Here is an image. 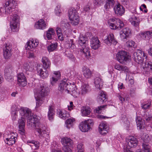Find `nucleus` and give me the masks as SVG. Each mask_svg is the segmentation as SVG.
<instances>
[{
    "label": "nucleus",
    "instance_id": "obj_53",
    "mask_svg": "<svg viewBox=\"0 0 152 152\" xmlns=\"http://www.w3.org/2000/svg\"><path fill=\"white\" fill-rule=\"evenodd\" d=\"M84 121L86 124L88 126L90 127V129H91V127L94 124L93 120L91 119H89L87 120H85Z\"/></svg>",
    "mask_w": 152,
    "mask_h": 152
},
{
    "label": "nucleus",
    "instance_id": "obj_62",
    "mask_svg": "<svg viewBox=\"0 0 152 152\" xmlns=\"http://www.w3.org/2000/svg\"><path fill=\"white\" fill-rule=\"evenodd\" d=\"M152 118V113H151V115H148V116H146L145 118V120L148 122L151 120Z\"/></svg>",
    "mask_w": 152,
    "mask_h": 152
},
{
    "label": "nucleus",
    "instance_id": "obj_60",
    "mask_svg": "<svg viewBox=\"0 0 152 152\" xmlns=\"http://www.w3.org/2000/svg\"><path fill=\"white\" fill-rule=\"evenodd\" d=\"M117 96L118 97L119 99L122 103L125 101V98L123 97V94L122 93H118L117 95Z\"/></svg>",
    "mask_w": 152,
    "mask_h": 152
},
{
    "label": "nucleus",
    "instance_id": "obj_61",
    "mask_svg": "<svg viewBox=\"0 0 152 152\" xmlns=\"http://www.w3.org/2000/svg\"><path fill=\"white\" fill-rule=\"evenodd\" d=\"M12 69L11 67H6L4 70V74H12Z\"/></svg>",
    "mask_w": 152,
    "mask_h": 152
},
{
    "label": "nucleus",
    "instance_id": "obj_13",
    "mask_svg": "<svg viewBox=\"0 0 152 152\" xmlns=\"http://www.w3.org/2000/svg\"><path fill=\"white\" fill-rule=\"evenodd\" d=\"M39 41L37 39H32L28 41L25 46V48L27 50H30L33 51L39 44Z\"/></svg>",
    "mask_w": 152,
    "mask_h": 152
},
{
    "label": "nucleus",
    "instance_id": "obj_5",
    "mask_svg": "<svg viewBox=\"0 0 152 152\" xmlns=\"http://www.w3.org/2000/svg\"><path fill=\"white\" fill-rule=\"evenodd\" d=\"M108 22V25L112 29L119 30L124 26L123 22L119 18H113L109 19Z\"/></svg>",
    "mask_w": 152,
    "mask_h": 152
},
{
    "label": "nucleus",
    "instance_id": "obj_15",
    "mask_svg": "<svg viewBox=\"0 0 152 152\" xmlns=\"http://www.w3.org/2000/svg\"><path fill=\"white\" fill-rule=\"evenodd\" d=\"M126 141L128 146L130 148H134L137 145V139L133 136L127 137L126 138Z\"/></svg>",
    "mask_w": 152,
    "mask_h": 152
},
{
    "label": "nucleus",
    "instance_id": "obj_32",
    "mask_svg": "<svg viewBox=\"0 0 152 152\" xmlns=\"http://www.w3.org/2000/svg\"><path fill=\"white\" fill-rule=\"evenodd\" d=\"M80 130L83 132H86L89 130L90 127H89L84 121L82 122L79 126Z\"/></svg>",
    "mask_w": 152,
    "mask_h": 152
},
{
    "label": "nucleus",
    "instance_id": "obj_10",
    "mask_svg": "<svg viewBox=\"0 0 152 152\" xmlns=\"http://www.w3.org/2000/svg\"><path fill=\"white\" fill-rule=\"evenodd\" d=\"M3 49V56L6 59L10 58L12 56V46L10 43L6 42Z\"/></svg>",
    "mask_w": 152,
    "mask_h": 152
},
{
    "label": "nucleus",
    "instance_id": "obj_21",
    "mask_svg": "<svg viewBox=\"0 0 152 152\" xmlns=\"http://www.w3.org/2000/svg\"><path fill=\"white\" fill-rule=\"evenodd\" d=\"M100 43L99 41L96 37H94L91 39L90 45L91 48L94 50L97 49L100 47Z\"/></svg>",
    "mask_w": 152,
    "mask_h": 152
},
{
    "label": "nucleus",
    "instance_id": "obj_59",
    "mask_svg": "<svg viewBox=\"0 0 152 152\" xmlns=\"http://www.w3.org/2000/svg\"><path fill=\"white\" fill-rule=\"evenodd\" d=\"M18 81L19 80H21L26 79V77L22 73H20L18 74L17 76Z\"/></svg>",
    "mask_w": 152,
    "mask_h": 152
},
{
    "label": "nucleus",
    "instance_id": "obj_17",
    "mask_svg": "<svg viewBox=\"0 0 152 152\" xmlns=\"http://www.w3.org/2000/svg\"><path fill=\"white\" fill-rule=\"evenodd\" d=\"M66 93H70L73 96H76L77 92V90H76L75 86V85H72L71 83L67 82L66 80Z\"/></svg>",
    "mask_w": 152,
    "mask_h": 152
},
{
    "label": "nucleus",
    "instance_id": "obj_48",
    "mask_svg": "<svg viewBox=\"0 0 152 152\" xmlns=\"http://www.w3.org/2000/svg\"><path fill=\"white\" fill-rule=\"evenodd\" d=\"M144 143H148L150 141V138L148 134H144L141 137Z\"/></svg>",
    "mask_w": 152,
    "mask_h": 152
},
{
    "label": "nucleus",
    "instance_id": "obj_52",
    "mask_svg": "<svg viewBox=\"0 0 152 152\" xmlns=\"http://www.w3.org/2000/svg\"><path fill=\"white\" fill-rule=\"evenodd\" d=\"M18 84L21 87L25 86L27 84V81L26 79L18 81Z\"/></svg>",
    "mask_w": 152,
    "mask_h": 152
},
{
    "label": "nucleus",
    "instance_id": "obj_7",
    "mask_svg": "<svg viewBox=\"0 0 152 152\" xmlns=\"http://www.w3.org/2000/svg\"><path fill=\"white\" fill-rule=\"evenodd\" d=\"M69 18L72 25H76L79 22V19L78 14L75 9L71 8L68 11Z\"/></svg>",
    "mask_w": 152,
    "mask_h": 152
},
{
    "label": "nucleus",
    "instance_id": "obj_30",
    "mask_svg": "<svg viewBox=\"0 0 152 152\" xmlns=\"http://www.w3.org/2000/svg\"><path fill=\"white\" fill-rule=\"evenodd\" d=\"M42 61L44 68L46 69L50 67L51 64L50 62L47 57L45 56L42 57Z\"/></svg>",
    "mask_w": 152,
    "mask_h": 152
},
{
    "label": "nucleus",
    "instance_id": "obj_23",
    "mask_svg": "<svg viewBox=\"0 0 152 152\" xmlns=\"http://www.w3.org/2000/svg\"><path fill=\"white\" fill-rule=\"evenodd\" d=\"M114 10L116 14L121 16L125 12V9L120 4H118L114 7Z\"/></svg>",
    "mask_w": 152,
    "mask_h": 152
},
{
    "label": "nucleus",
    "instance_id": "obj_34",
    "mask_svg": "<svg viewBox=\"0 0 152 152\" xmlns=\"http://www.w3.org/2000/svg\"><path fill=\"white\" fill-rule=\"evenodd\" d=\"M131 24L135 27H138L140 23V19L136 17H133L129 19Z\"/></svg>",
    "mask_w": 152,
    "mask_h": 152
},
{
    "label": "nucleus",
    "instance_id": "obj_27",
    "mask_svg": "<svg viewBox=\"0 0 152 152\" xmlns=\"http://www.w3.org/2000/svg\"><path fill=\"white\" fill-rule=\"evenodd\" d=\"M66 80L64 79L61 81L58 87V90L61 92H66Z\"/></svg>",
    "mask_w": 152,
    "mask_h": 152
},
{
    "label": "nucleus",
    "instance_id": "obj_63",
    "mask_svg": "<svg viewBox=\"0 0 152 152\" xmlns=\"http://www.w3.org/2000/svg\"><path fill=\"white\" fill-rule=\"evenodd\" d=\"M83 145L81 143H80L77 145V149L78 150H83Z\"/></svg>",
    "mask_w": 152,
    "mask_h": 152
},
{
    "label": "nucleus",
    "instance_id": "obj_33",
    "mask_svg": "<svg viewBox=\"0 0 152 152\" xmlns=\"http://www.w3.org/2000/svg\"><path fill=\"white\" fill-rule=\"evenodd\" d=\"M95 86L97 88L100 89L102 86L103 82L101 79L99 77H96L94 79Z\"/></svg>",
    "mask_w": 152,
    "mask_h": 152
},
{
    "label": "nucleus",
    "instance_id": "obj_57",
    "mask_svg": "<svg viewBox=\"0 0 152 152\" xmlns=\"http://www.w3.org/2000/svg\"><path fill=\"white\" fill-rule=\"evenodd\" d=\"M60 7L59 5L57 6L55 9V13L56 15L58 16L61 13V10L60 9Z\"/></svg>",
    "mask_w": 152,
    "mask_h": 152
},
{
    "label": "nucleus",
    "instance_id": "obj_58",
    "mask_svg": "<svg viewBox=\"0 0 152 152\" xmlns=\"http://www.w3.org/2000/svg\"><path fill=\"white\" fill-rule=\"evenodd\" d=\"M65 54L66 56L68 57L69 58L71 59H73L74 57L72 54L71 52H69L68 51H66L65 52Z\"/></svg>",
    "mask_w": 152,
    "mask_h": 152
},
{
    "label": "nucleus",
    "instance_id": "obj_55",
    "mask_svg": "<svg viewBox=\"0 0 152 152\" xmlns=\"http://www.w3.org/2000/svg\"><path fill=\"white\" fill-rule=\"evenodd\" d=\"M5 77L8 81L13 80V75L12 74L7 73L4 74Z\"/></svg>",
    "mask_w": 152,
    "mask_h": 152
},
{
    "label": "nucleus",
    "instance_id": "obj_26",
    "mask_svg": "<svg viewBox=\"0 0 152 152\" xmlns=\"http://www.w3.org/2000/svg\"><path fill=\"white\" fill-rule=\"evenodd\" d=\"M82 72L85 77L87 79L90 78L92 76V72L86 66L82 68Z\"/></svg>",
    "mask_w": 152,
    "mask_h": 152
},
{
    "label": "nucleus",
    "instance_id": "obj_19",
    "mask_svg": "<svg viewBox=\"0 0 152 152\" xmlns=\"http://www.w3.org/2000/svg\"><path fill=\"white\" fill-rule=\"evenodd\" d=\"M109 129L108 126L105 122H102L99 124V133L102 135H105L108 133Z\"/></svg>",
    "mask_w": 152,
    "mask_h": 152
},
{
    "label": "nucleus",
    "instance_id": "obj_29",
    "mask_svg": "<svg viewBox=\"0 0 152 152\" xmlns=\"http://www.w3.org/2000/svg\"><path fill=\"white\" fill-rule=\"evenodd\" d=\"M55 35V32L52 28H49L46 31V37L48 40L52 39Z\"/></svg>",
    "mask_w": 152,
    "mask_h": 152
},
{
    "label": "nucleus",
    "instance_id": "obj_39",
    "mask_svg": "<svg viewBox=\"0 0 152 152\" xmlns=\"http://www.w3.org/2000/svg\"><path fill=\"white\" fill-rule=\"evenodd\" d=\"M34 63H26L24 65V67L26 71L32 72L34 69Z\"/></svg>",
    "mask_w": 152,
    "mask_h": 152
},
{
    "label": "nucleus",
    "instance_id": "obj_28",
    "mask_svg": "<svg viewBox=\"0 0 152 152\" xmlns=\"http://www.w3.org/2000/svg\"><path fill=\"white\" fill-rule=\"evenodd\" d=\"M140 35L141 38L143 39H148L152 36V30L151 31H148L141 33L140 34Z\"/></svg>",
    "mask_w": 152,
    "mask_h": 152
},
{
    "label": "nucleus",
    "instance_id": "obj_6",
    "mask_svg": "<svg viewBox=\"0 0 152 152\" xmlns=\"http://www.w3.org/2000/svg\"><path fill=\"white\" fill-rule=\"evenodd\" d=\"M61 142L63 145V150L64 152H72L71 148L73 142L71 139L67 137H64L61 139Z\"/></svg>",
    "mask_w": 152,
    "mask_h": 152
},
{
    "label": "nucleus",
    "instance_id": "obj_1",
    "mask_svg": "<svg viewBox=\"0 0 152 152\" xmlns=\"http://www.w3.org/2000/svg\"><path fill=\"white\" fill-rule=\"evenodd\" d=\"M19 112L22 117L18 121L19 132L20 134L23 135L25 134V118H27L28 125L29 127L35 129L36 131L39 134V136H45L46 127L40 123L39 119L37 116L33 115L31 110L27 108H21Z\"/></svg>",
    "mask_w": 152,
    "mask_h": 152
},
{
    "label": "nucleus",
    "instance_id": "obj_51",
    "mask_svg": "<svg viewBox=\"0 0 152 152\" xmlns=\"http://www.w3.org/2000/svg\"><path fill=\"white\" fill-rule=\"evenodd\" d=\"M66 46L67 48H71V49H73L75 47V45L73 43V40L72 39H70V41H68L66 44Z\"/></svg>",
    "mask_w": 152,
    "mask_h": 152
},
{
    "label": "nucleus",
    "instance_id": "obj_64",
    "mask_svg": "<svg viewBox=\"0 0 152 152\" xmlns=\"http://www.w3.org/2000/svg\"><path fill=\"white\" fill-rule=\"evenodd\" d=\"M74 106H73V102H70L69 103V105H68V109L69 110H71L73 109V108Z\"/></svg>",
    "mask_w": 152,
    "mask_h": 152
},
{
    "label": "nucleus",
    "instance_id": "obj_44",
    "mask_svg": "<svg viewBox=\"0 0 152 152\" xmlns=\"http://www.w3.org/2000/svg\"><path fill=\"white\" fill-rule=\"evenodd\" d=\"M136 121L138 129H141L144 127L143 122L140 117H136Z\"/></svg>",
    "mask_w": 152,
    "mask_h": 152
},
{
    "label": "nucleus",
    "instance_id": "obj_37",
    "mask_svg": "<svg viewBox=\"0 0 152 152\" xmlns=\"http://www.w3.org/2000/svg\"><path fill=\"white\" fill-rule=\"evenodd\" d=\"M56 31L58 39L60 41L64 40L66 37L63 36L61 28L59 27H58L56 28Z\"/></svg>",
    "mask_w": 152,
    "mask_h": 152
},
{
    "label": "nucleus",
    "instance_id": "obj_14",
    "mask_svg": "<svg viewBox=\"0 0 152 152\" xmlns=\"http://www.w3.org/2000/svg\"><path fill=\"white\" fill-rule=\"evenodd\" d=\"M131 33V31L130 28L128 27L125 28L120 32V37L122 40L125 41Z\"/></svg>",
    "mask_w": 152,
    "mask_h": 152
},
{
    "label": "nucleus",
    "instance_id": "obj_18",
    "mask_svg": "<svg viewBox=\"0 0 152 152\" xmlns=\"http://www.w3.org/2000/svg\"><path fill=\"white\" fill-rule=\"evenodd\" d=\"M91 90V87L87 83H85L82 85L81 86L80 90L77 91V94H81L84 95L88 92Z\"/></svg>",
    "mask_w": 152,
    "mask_h": 152
},
{
    "label": "nucleus",
    "instance_id": "obj_45",
    "mask_svg": "<svg viewBox=\"0 0 152 152\" xmlns=\"http://www.w3.org/2000/svg\"><path fill=\"white\" fill-rule=\"evenodd\" d=\"M75 121V120L73 118L67 119L65 122L66 127L68 129L70 128L73 125Z\"/></svg>",
    "mask_w": 152,
    "mask_h": 152
},
{
    "label": "nucleus",
    "instance_id": "obj_40",
    "mask_svg": "<svg viewBox=\"0 0 152 152\" xmlns=\"http://www.w3.org/2000/svg\"><path fill=\"white\" fill-rule=\"evenodd\" d=\"M115 3V0H107L104 7L106 9L113 8L114 5Z\"/></svg>",
    "mask_w": 152,
    "mask_h": 152
},
{
    "label": "nucleus",
    "instance_id": "obj_20",
    "mask_svg": "<svg viewBox=\"0 0 152 152\" xmlns=\"http://www.w3.org/2000/svg\"><path fill=\"white\" fill-rule=\"evenodd\" d=\"M60 72L59 71H54L52 76L50 78V83L52 85H54L55 84L60 78Z\"/></svg>",
    "mask_w": 152,
    "mask_h": 152
},
{
    "label": "nucleus",
    "instance_id": "obj_8",
    "mask_svg": "<svg viewBox=\"0 0 152 152\" xmlns=\"http://www.w3.org/2000/svg\"><path fill=\"white\" fill-rule=\"evenodd\" d=\"M146 58L147 56L141 50L139 49L136 50L133 54L132 58L134 61L139 64L143 63L144 57Z\"/></svg>",
    "mask_w": 152,
    "mask_h": 152
},
{
    "label": "nucleus",
    "instance_id": "obj_56",
    "mask_svg": "<svg viewBox=\"0 0 152 152\" xmlns=\"http://www.w3.org/2000/svg\"><path fill=\"white\" fill-rule=\"evenodd\" d=\"M104 0H94V6H98L101 5Z\"/></svg>",
    "mask_w": 152,
    "mask_h": 152
},
{
    "label": "nucleus",
    "instance_id": "obj_38",
    "mask_svg": "<svg viewBox=\"0 0 152 152\" xmlns=\"http://www.w3.org/2000/svg\"><path fill=\"white\" fill-rule=\"evenodd\" d=\"M58 115L60 117L63 119H65L69 116L68 112L65 110H59Z\"/></svg>",
    "mask_w": 152,
    "mask_h": 152
},
{
    "label": "nucleus",
    "instance_id": "obj_54",
    "mask_svg": "<svg viewBox=\"0 0 152 152\" xmlns=\"http://www.w3.org/2000/svg\"><path fill=\"white\" fill-rule=\"evenodd\" d=\"M135 44L134 42L131 40H129L126 42V45L128 47H132L134 46Z\"/></svg>",
    "mask_w": 152,
    "mask_h": 152
},
{
    "label": "nucleus",
    "instance_id": "obj_35",
    "mask_svg": "<svg viewBox=\"0 0 152 152\" xmlns=\"http://www.w3.org/2000/svg\"><path fill=\"white\" fill-rule=\"evenodd\" d=\"M114 68L119 71H124L128 72V68L127 67L125 66L121 65L119 64H116L114 66Z\"/></svg>",
    "mask_w": 152,
    "mask_h": 152
},
{
    "label": "nucleus",
    "instance_id": "obj_9",
    "mask_svg": "<svg viewBox=\"0 0 152 152\" xmlns=\"http://www.w3.org/2000/svg\"><path fill=\"white\" fill-rule=\"evenodd\" d=\"M5 142L9 145L14 144L17 139V134L16 133H10L7 134L5 133L4 134Z\"/></svg>",
    "mask_w": 152,
    "mask_h": 152
},
{
    "label": "nucleus",
    "instance_id": "obj_12",
    "mask_svg": "<svg viewBox=\"0 0 152 152\" xmlns=\"http://www.w3.org/2000/svg\"><path fill=\"white\" fill-rule=\"evenodd\" d=\"M12 20L10 22V25L13 31H18V25L19 24V17L16 14H14L12 16Z\"/></svg>",
    "mask_w": 152,
    "mask_h": 152
},
{
    "label": "nucleus",
    "instance_id": "obj_41",
    "mask_svg": "<svg viewBox=\"0 0 152 152\" xmlns=\"http://www.w3.org/2000/svg\"><path fill=\"white\" fill-rule=\"evenodd\" d=\"M27 143L28 144L30 143L31 145H30L32 148L34 149H38L39 148V143L38 142H36L34 140H28L27 142ZM29 145V144H28Z\"/></svg>",
    "mask_w": 152,
    "mask_h": 152
},
{
    "label": "nucleus",
    "instance_id": "obj_24",
    "mask_svg": "<svg viewBox=\"0 0 152 152\" xmlns=\"http://www.w3.org/2000/svg\"><path fill=\"white\" fill-rule=\"evenodd\" d=\"M37 72L41 77L43 79H45L49 75L48 71L45 69V71H43L42 68L41 67L39 66L37 69Z\"/></svg>",
    "mask_w": 152,
    "mask_h": 152
},
{
    "label": "nucleus",
    "instance_id": "obj_4",
    "mask_svg": "<svg viewBox=\"0 0 152 152\" xmlns=\"http://www.w3.org/2000/svg\"><path fill=\"white\" fill-rule=\"evenodd\" d=\"M15 1L14 0H9L6 1L3 4L4 10L2 7L0 8V15L4 12L6 13L10 14L15 7Z\"/></svg>",
    "mask_w": 152,
    "mask_h": 152
},
{
    "label": "nucleus",
    "instance_id": "obj_16",
    "mask_svg": "<svg viewBox=\"0 0 152 152\" xmlns=\"http://www.w3.org/2000/svg\"><path fill=\"white\" fill-rule=\"evenodd\" d=\"M142 67L143 69V73L146 74H149L150 72H152V62L150 61L143 63Z\"/></svg>",
    "mask_w": 152,
    "mask_h": 152
},
{
    "label": "nucleus",
    "instance_id": "obj_36",
    "mask_svg": "<svg viewBox=\"0 0 152 152\" xmlns=\"http://www.w3.org/2000/svg\"><path fill=\"white\" fill-rule=\"evenodd\" d=\"M54 114L55 111L53 107L51 106H49L48 112V117L49 120L52 121L53 120Z\"/></svg>",
    "mask_w": 152,
    "mask_h": 152
},
{
    "label": "nucleus",
    "instance_id": "obj_11",
    "mask_svg": "<svg viewBox=\"0 0 152 152\" xmlns=\"http://www.w3.org/2000/svg\"><path fill=\"white\" fill-rule=\"evenodd\" d=\"M117 60L121 63H123L124 61L128 60L130 56L126 52L124 51H119L116 55Z\"/></svg>",
    "mask_w": 152,
    "mask_h": 152
},
{
    "label": "nucleus",
    "instance_id": "obj_43",
    "mask_svg": "<svg viewBox=\"0 0 152 152\" xmlns=\"http://www.w3.org/2000/svg\"><path fill=\"white\" fill-rule=\"evenodd\" d=\"M91 112V110L89 108L83 107L81 108V113L82 116H87L90 114Z\"/></svg>",
    "mask_w": 152,
    "mask_h": 152
},
{
    "label": "nucleus",
    "instance_id": "obj_46",
    "mask_svg": "<svg viewBox=\"0 0 152 152\" xmlns=\"http://www.w3.org/2000/svg\"><path fill=\"white\" fill-rule=\"evenodd\" d=\"M58 44L57 43H52L48 47V49L49 52H51L55 50L57 47Z\"/></svg>",
    "mask_w": 152,
    "mask_h": 152
},
{
    "label": "nucleus",
    "instance_id": "obj_42",
    "mask_svg": "<svg viewBox=\"0 0 152 152\" xmlns=\"http://www.w3.org/2000/svg\"><path fill=\"white\" fill-rule=\"evenodd\" d=\"M106 95L104 94L101 93L98 96L97 99L100 104H102L106 101Z\"/></svg>",
    "mask_w": 152,
    "mask_h": 152
},
{
    "label": "nucleus",
    "instance_id": "obj_3",
    "mask_svg": "<svg viewBox=\"0 0 152 152\" xmlns=\"http://www.w3.org/2000/svg\"><path fill=\"white\" fill-rule=\"evenodd\" d=\"M86 38L82 36H80L79 37L78 44L81 47L80 49L81 52L83 53V55L86 58L90 56V49L89 48L86 47Z\"/></svg>",
    "mask_w": 152,
    "mask_h": 152
},
{
    "label": "nucleus",
    "instance_id": "obj_31",
    "mask_svg": "<svg viewBox=\"0 0 152 152\" xmlns=\"http://www.w3.org/2000/svg\"><path fill=\"white\" fill-rule=\"evenodd\" d=\"M18 108L15 106H13L11 108V113L12 120L15 121L17 117V114Z\"/></svg>",
    "mask_w": 152,
    "mask_h": 152
},
{
    "label": "nucleus",
    "instance_id": "obj_2",
    "mask_svg": "<svg viewBox=\"0 0 152 152\" xmlns=\"http://www.w3.org/2000/svg\"><path fill=\"white\" fill-rule=\"evenodd\" d=\"M49 91L48 88L44 86H41L39 89H34V96L36 100V109L41 106L43 98L48 95Z\"/></svg>",
    "mask_w": 152,
    "mask_h": 152
},
{
    "label": "nucleus",
    "instance_id": "obj_49",
    "mask_svg": "<svg viewBox=\"0 0 152 152\" xmlns=\"http://www.w3.org/2000/svg\"><path fill=\"white\" fill-rule=\"evenodd\" d=\"M142 146L144 152H152L150 146L148 143H143Z\"/></svg>",
    "mask_w": 152,
    "mask_h": 152
},
{
    "label": "nucleus",
    "instance_id": "obj_22",
    "mask_svg": "<svg viewBox=\"0 0 152 152\" xmlns=\"http://www.w3.org/2000/svg\"><path fill=\"white\" fill-rule=\"evenodd\" d=\"M104 42L108 45L113 44L116 45L117 43V41L115 39L114 35L110 34L107 37V38L104 40Z\"/></svg>",
    "mask_w": 152,
    "mask_h": 152
},
{
    "label": "nucleus",
    "instance_id": "obj_25",
    "mask_svg": "<svg viewBox=\"0 0 152 152\" xmlns=\"http://www.w3.org/2000/svg\"><path fill=\"white\" fill-rule=\"evenodd\" d=\"M47 24L43 19H40L35 24V27L37 29L43 30L46 28Z\"/></svg>",
    "mask_w": 152,
    "mask_h": 152
},
{
    "label": "nucleus",
    "instance_id": "obj_47",
    "mask_svg": "<svg viewBox=\"0 0 152 152\" xmlns=\"http://www.w3.org/2000/svg\"><path fill=\"white\" fill-rule=\"evenodd\" d=\"M151 102L150 100L142 104L141 107L144 110H146L151 107Z\"/></svg>",
    "mask_w": 152,
    "mask_h": 152
},
{
    "label": "nucleus",
    "instance_id": "obj_50",
    "mask_svg": "<svg viewBox=\"0 0 152 152\" xmlns=\"http://www.w3.org/2000/svg\"><path fill=\"white\" fill-rule=\"evenodd\" d=\"M106 105L98 106L97 108L94 109V112L97 113H100L102 110H104L106 108Z\"/></svg>",
    "mask_w": 152,
    "mask_h": 152
}]
</instances>
